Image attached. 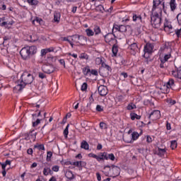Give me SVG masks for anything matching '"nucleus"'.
I'll use <instances>...</instances> for the list:
<instances>
[{"label": "nucleus", "instance_id": "1", "mask_svg": "<svg viewBox=\"0 0 181 181\" xmlns=\"http://www.w3.org/2000/svg\"><path fill=\"white\" fill-rule=\"evenodd\" d=\"M153 8L151 10V25L153 28L156 29H159L160 25H162V5L160 0H153Z\"/></svg>", "mask_w": 181, "mask_h": 181}, {"label": "nucleus", "instance_id": "2", "mask_svg": "<svg viewBox=\"0 0 181 181\" xmlns=\"http://www.w3.org/2000/svg\"><path fill=\"white\" fill-rule=\"evenodd\" d=\"M21 80L20 83L15 86L16 90L18 91L23 90L27 84H32L33 83V75L27 71L23 72L21 76Z\"/></svg>", "mask_w": 181, "mask_h": 181}, {"label": "nucleus", "instance_id": "3", "mask_svg": "<svg viewBox=\"0 0 181 181\" xmlns=\"http://www.w3.org/2000/svg\"><path fill=\"white\" fill-rule=\"evenodd\" d=\"M37 52V48L36 47V46H27L21 49V50L20 51V54L23 60H29V59H30V56L36 54Z\"/></svg>", "mask_w": 181, "mask_h": 181}, {"label": "nucleus", "instance_id": "4", "mask_svg": "<svg viewBox=\"0 0 181 181\" xmlns=\"http://www.w3.org/2000/svg\"><path fill=\"white\" fill-rule=\"evenodd\" d=\"M134 39H129L127 40V43L129 45V49L131 50L132 54H136L138 52H139V47L138 46V44L136 42H132Z\"/></svg>", "mask_w": 181, "mask_h": 181}, {"label": "nucleus", "instance_id": "5", "mask_svg": "<svg viewBox=\"0 0 181 181\" xmlns=\"http://www.w3.org/2000/svg\"><path fill=\"white\" fill-rule=\"evenodd\" d=\"M42 70L46 74H52L56 71V67L52 64H46L42 65Z\"/></svg>", "mask_w": 181, "mask_h": 181}, {"label": "nucleus", "instance_id": "6", "mask_svg": "<svg viewBox=\"0 0 181 181\" xmlns=\"http://www.w3.org/2000/svg\"><path fill=\"white\" fill-rule=\"evenodd\" d=\"M112 71V69L107 64H103V67L100 69V73H101L103 77H108V75Z\"/></svg>", "mask_w": 181, "mask_h": 181}, {"label": "nucleus", "instance_id": "7", "mask_svg": "<svg viewBox=\"0 0 181 181\" xmlns=\"http://www.w3.org/2000/svg\"><path fill=\"white\" fill-rule=\"evenodd\" d=\"M37 133L35 132V130L30 131L28 134L24 135L25 141H30V142H35L36 141V135Z\"/></svg>", "mask_w": 181, "mask_h": 181}, {"label": "nucleus", "instance_id": "8", "mask_svg": "<svg viewBox=\"0 0 181 181\" xmlns=\"http://www.w3.org/2000/svg\"><path fill=\"white\" fill-rule=\"evenodd\" d=\"M159 118H160V111L159 110H154L149 115V119L151 121H156Z\"/></svg>", "mask_w": 181, "mask_h": 181}, {"label": "nucleus", "instance_id": "9", "mask_svg": "<svg viewBox=\"0 0 181 181\" xmlns=\"http://www.w3.org/2000/svg\"><path fill=\"white\" fill-rule=\"evenodd\" d=\"M160 52L162 54H168L172 52V48L169 47V44H165L163 47H162L160 49Z\"/></svg>", "mask_w": 181, "mask_h": 181}, {"label": "nucleus", "instance_id": "10", "mask_svg": "<svg viewBox=\"0 0 181 181\" xmlns=\"http://www.w3.org/2000/svg\"><path fill=\"white\" fill-rule=\"evenodd\" d=\"M173 28L172 27V23L165 18L164 23V30L165 32H172Z\"/></svg>", "mask_w": 181, "mask_h": 181}, {"label": "nucleus", "instance_id": "11", "mask_svg": "<svg viewBox=\"0 0 181 181\" xmlns=\"http://www.w3.org/2000/svg\"><path fill=\"white\" fill-rule=\"evenodd\" d=\"M98 93L102 97H105L108 94V89H107L106 86H100L98 87Z\"/></svg>", "mask_w": 181, "mask_h": 181}, {"label": "nucleus", "instance_id": "12", "mask_svg": "<svg viewBox=\"0 0 181 181\" xmlns=\"http://www.w3.org/2000/svg\"><path fill=\"white\" fill-rule=\"evenodd\" d=\"M154 45L152 43L148 42L146 46H144V53L146 54V53H152L153 52Z\"/></svg>", "mask_w": 181, "mask_h": 181}, {"label": "nucleus", "instance_id": "13", "mask_svg": "<svg viewBox=\"0 0 181 181\" xmlns=\"http://www.w3.org/2000/svg\"><path fill=\"white\" fill-rule=\"evenodd\" d=\"M175 84V81L173 79H170L167 85H164V90H165V93H169V91L170 90V88L172 87V86H174Z\"/></svg>", "mask_w": 181, "mask_h": 181}, {"label": "nucleus", "instance_id": "14", "mask_svg": "<svg viewBox=\"0 0 181 181\" xmlns=\"http://www.w3.org/2000/svg\"><path fill=\"white\" fill-rule=\"evenodd\" d=\"M101 160H107V152L99 153L98 155V162Z\"/></svg>", "mask_w": 181, "mask_h": 181}, {"label": "nucleus", "instance_id": "15", "mask_svg": "<svg viewBox=\"0 0 181 181\" xmlns=\"http://www.w3.org/2000/svg\"><path fill=\"white\" fill-rule=\"evenodd\" d=\"M95 63L97 66H100V64H101V67H103V64H105V59L103 57H97Z\"/></svg>", "mask_w": 181, "mask_h": 181}, {"label": "nucleus", "instance_id": "16", "mask_svg": "<svg viewBox=\"0 0 181 181\" xmlns=\"http://www.w3.org/2000/svg\"><path fill=\"white\" fill-rule=\"evenodd\" d=\"M123 140L127 144H132V137L131 134H128L123 136Z\"/></svg>", "mask_w": 181, "mask_h": 181}, {"label": "nucleus", "instance_id": "17", "mask_svg": "<svg viewBox=\"0 0 181 181\" xmlns=\"http://www.w3.org/2000/svg\"><path fill=\"white\" fill-rule=\"evenodd\" d=\"M106 43H110L112 40H114L112 37V33H108L104 36Z\"/></svg>", "mask_w": 181, "mask_h": 181}, {"label": "nucleus", "instance_id": "18", "mask_svg": "<svg viewBox=\"0 0 181 181\" xmlns=\"http://www.w3.org/2000/svg\"><path fill=\"white\" fill-rule=\"evenodd\" d=\"M71 37H78V40L80 42H87V38L83 35H74L71 36Z\"/></svg>", "mask_w": 181, "mask_h": 181}, {"label": "nucleus", "instance_id": "19", "mask_svg": "<svg viewBox=\"0 0 181 181\" xmlns=\"http://www.w3.org/2000/svg\"><path fill=\"white\" fill-rule=\"evenodd\" d=\"M170 57H172V55L170 54V53L168 54H165L164 57H160V60H161L162 62H168V60H169V59H170Z\"/></svg>", "mask_w": 181, "mask_h": 181}, {"label": "nucleus", "instance_id": "20", "mask_svg": "<svg viewBox=\"0 0 181 181\" xmlns=\"http://www.w3.org/2000/svg\"><path fill=\"white\" fill-rule=\"evenodd\" d=\"M128 29H131V26L129 25H121L119 32H121L122 33H124V32H127V30H128Z\"/></svg>", "mask_w": 181, "mask_h": 181}, {"label": "nucleus", "instance_id": "21", "mask_svg": "<svg viewBox=\"0 0 181 181\" xmlns=\"http://www.w3.org/2000/svg\"><path fill=\"white\" fill-rule=\"evenodd\" d=\"M81 148H82V149L88 151L90 149V145H88V143H87L86 141H83L81 144Z\"/></svg>", "mask_w": 181, "mask_h": 181}, {"label": "nucleus", "instance_id": "22", "mask_svg": "<svg viewBox=\"0 0 181 181\" xmlns=\"http://www.w3.org/2000/svg\"><path fill=\"white\" fill-rule=\"evenodd\" d=\"M65 176L69 179V180H73V179H74V174H73V172L71 170L66 172Z\"/></svg>", "mask_w": 181, "mask_h": 181}, {"label": "nucleus", "instance_id": "23", "mask_svg": "<svg viewBox=\"0 0 181 181\" xmlns=\"http://www.w3.org/2000/svg\"><path fill=\"white\" fill-rule=\"evenodd\" d=\"M130 118L132 121H135V119H141V116L138 115L135 112L130 113Z\"/></svg>", "mask_w": 181, "mask_h": 181}, {"label": "nucleus", "instance_id": "24", "mask_svg": "<svg viewBox=\"0 0 181 181\" xmlns=\"http://www.w3.org/2000/svg\"><path fill=\"white\" fill-rule=\"evenodd\" d=\"M132 19L134 22H142V17L141 16V15L133 14Z\"/></svg>", "mask_w": 181, "mask_h": 181}, {"label": "nucleus", "instance_id": "25", "mask_svg": "<svg viewBox=\"0 0 181 181\" xmlns=\"http://www.w3.org/2000/svg\"><path fill=\"white\" fill-rule=\"evenodd\" d=\"M156 153L158 156H163L166 153V149L158 148Z\"/></svg>", "mask_w": 181, "mask_h": 181}, {"label": "nucleus", "instance_id": "26", "mask_svg": "<svg viewBox=\"0 0 181 181\" xmlns=\"http://www.w3.org/2000/svg\"><path fill=\"white\" fill-rule=\"evenodd\" d=\"M132 139V144H134V141H136L139 138V134L136 132H134L131 135Z\"/></svg>", "mask_w": 181, "mask_h": 181}, {"label": "nucleus", "instance_id": "27", "mask_svg": "<svg viewBox=\"0 0 181 181\" xmlns=\"http://www.w3.org/2000/svg\"><path fill=\"white\" fill-rule=\"evenodd\" d=\"M60 16H61V14L59 12H55L54 13V22H60Z\"/></svg>", "mask_w": 181, "mask_h": 181}, {"label": "nucleus", "instance_id": "28", "mask_svg": "<svg viewBox=\"0 0 181 181\" xmlns=\"http://www.w3.org/2000/svg\"><path fill=\"white\" fill-rule=\"evenodd\" d=\"M11 37L9 36H4L3 45L8 46V45H9V40H11Z\"/></svg>", "mask_w": 181, "mask_h": 181}, {"label": "nucleus", "instance_id": "29", "mask_svg": "<svg viewBox=\"0 0 181 181\" xmlns=\"http://www.w3.org/2000/svg\"><path fill=\"white\" fill-rule=\"evenodd\" d=\"M44 176H47L49 173H52V170L49 167H45L42 171Z\"/></svg>", "mask_w": 181, "mask_h": 181}, {"label": "nucleus", "instance_id": "30", "mask_svg": "<svg viewBox=\"0 0 181 181\" xmlns=\"http://www.w3.org/2000/svg\"><path fill=\"white\" fill-rule=\"evenodd\" d=\"M136 105L134 104L133 103H129L127 106V110H128V111H131L132 110H136Z\"/></svg>", "mask_w": 181, "mask_h": 181}, {"label": "nucleus", "instance_id": "31", "mask_svg": "<svg viewBox=\"0 0 181 181\" xmlns=\"http://www.w3.org/2000/svg\"><path fill=\"white\" fill-rule=\"evenodd\" d=\"M70 165H73L74 166H76V168H81L83 165V161H76L71 163Z\"/></svg>", "mask_w": 181, "mask_h": 181}, {"label": "nucleus", "instance_id": "32", "mask_svg": "<svg viewBox=\"0 0 181 181\" xmlns=\"http://www.w3.org/2000/svg\"><path fill=\"white\" fill-rule=\"evenodd\" d=\"M176 0H170V8H171V11H175V9H176Z\"/></svg>", "mask_w": 181, "mask_h": 181}, {"label": "nucleus", "instance_id": "33", "mask_svg": "<svg viewBox=\"0 0 181 181\" xmlns=\"http://www.w3.org/2000/svg\"><path fill=\"white\" fill-rule=\"evenodd\" d=\"M90 72H91V69H90V66H86L83 69V73L84 76H87L88 73H90Z\"/></svg>", "mask_w": 181, "mask_h": 181}, {"label": "nucleus", "instance_id": "34", "mask_svg": "<svg viewBox=\"0 0 181 181\" xmlns=\"http://www.w3.org/2000/svg\"><path fill=\"white\" fill-rule=\"evenodd\" d=\"M95 35H100L101 33V28L98 25H95L93 28Z\"/></svg>", "mask_w": 181, "mask_h": 181}, {"label": "nucleus", "instance_id": "35", "mask_svg": "<svg viewBox=\"0 0 181 181\" xmlns=\"http://www.w3.org/2000/svg\"><path fill=\"white\" fill-rule=\"evenodd\" d=\"M181 69L179 71V72H176V71H173V76H174V77H175L176 78H180L181 80Z\"/></svg>", "mask_w": 181, "mask_h": 181}, {"label": "nucleus", "instance_id": "36", "mask_svg": "<svg viewBox=\"0 0 181 181\" xmlns=\"http://www.w3.org/2000/svg\"><path fill=\"white\" fill-rule=\"evenodd\" d=\"M86 33L87 35V36H94V31H93V30L88 28L86 30Z\"/></svg>", "mask_w": 181, "mask_h": 181}, {"label": "nucleus", "instance_id": "37", "mask_svg": "<svg viewBox=\"0 0 181 181\" xmlns=\"http://www.w3.org/2000/svg\"><path fill=\"white\" fill-rule=\"evenodd\" d=\"M107 160L108 159H110V160H115V156H114V153H107Z\"/></svg>", "mask_w": 181, "mask_h": 181}, {"label": "nucleus", "instance_id": "38", "mask_svg": "<svg viewBox=\"0 0 181 181\" xmlns=\"http://www.w3.org/2000/svg\"><path fill=\"white\" fill-rule=\"evenodd\" d=\"M112 51L114 56H117V54L118 53V47L117 45H113Z\"/></svg>", "mask_w": 181, "mask_h": 181}, {"label": "nucleus", "instance_id": "39", "mask_svg": "<svg viewBox=\"0 0 181 181\" xmlns=\"http://www.w3.org/2000/svg\"><path fill=\"white\" fill-rule=\"evenodd\" d=\"M27 2L30 4V5H37V4H39V1L37 0H27Z\"/></svg>", "mask_w": 181, "mask_h": 181}, {"label": "nucleus", "instance_id": "40", "mask_svg": "<svg viewBox=\"0 0 181 181\" xmlns=\"http://www.w3.org/2000/svg\"><path fill=\"white\" fill-rule=\"evenodd\" d=\"M177 147V142L176 141H172L170 148L172 149H176Z\"/></svg>", "mask_w": 181, "mask_h": 181}, {"label": "nucleus", "instance_id": "41", "mask_svg": "<svg viewBox=\"0 0 181 181\" xmlns=\"http://www.w3.org/2000/svg\"><path fill=\"white\" fill-rule=\"evenodd\" d=\"M52 156H53V153L52 151H48L47 154V161L50 162Z\"/></svg>", "mask_w": 181, "mask_h": 181}, {"label": "nucleus", "instance_id": "42", "mask_svg": "<svg viewBox=\"0 0 181 181\" xmlns=\"http://www.w3.org/2000/svg\"><path fill=\"white\" fill-rule=\"evenodd\" d=\"M69 127H70V125L67 124L65 129L64 130V138H67V135H69Z\"/></svg>", "mask_w": 181, "mask_h": 181}, {"label": "nucleus", "instance_id": "43", "mask_svg": "<svg viewBox=\"0 0 181 181\" xmlns=\"http://www.w3.org/2000/svg\"><path fill=\"white\" fill-rule=\"evenodd\" d=\"M80 59H84L85 60H88L89 57L86 53H82L79 56Z\"/></svg>", "mask_w": 181, "mask_h": 181}, {"label": "nucleus", "instance_id": "44", "mask_svg": "<svg viewBox=\"0 0 181 181\" xmlns=\"http://www.w3.org/2000/svg\"><path fill=\"white\" fill-rule=\"evenodd\" d=\"M55 61H56V59H54L53 57H48L47 58V62H48V63H53Z\"/></svg>", "mask_w": 181, "mask_h": 181}, {"label": "nucleus", "instance_id": "45", "mask_svg": "<svg viewBox=\"0 0 181 181\" xmlns=\"http://www.w3.org/2000/svg\"><path fill=\"white\" fill-rule=\"evenodd\" d=\"M160 69H166V64L165 63H166L165 61H162V59H160Z\"/></svg>", "mask_w": 181, "mask_h": 181}, {"label": "nucleus", "instance_id": "46", "mask_svg": "<svg viewBox=\"0 0 181 181\" xmlns=\"http://www.w3.org/2000/svg\"><path fill=\"white\" fill-rule=\"evenodd\" d=\"M96 111H98V112H102V111H104V107H103L101 105H98L96 106Z\"/></svg>", "mask_w": 181, "mask_h": 181}, {"label": "nucleus", "instance_id": "47", "mask_svg": "<svg viewBox=\"0 0 181 181\" xmlns=\"http://www.w3.org/2000/svg\"><path fill=\"white\" fill-rule=\"evenodd\" d=\"M35 148H38L39 151H45V146H43L42 144L35 146Z\"/></svg>", "mask_w": 181, "mask_h": 181}, {"label": "nucleus", "instance_id": "48", "mask_svg": "<svg viewBox=\"0 0 181 181\" xmlns=\"http://www.w3.org/2000/svg\"><path fill=\"white\" fill-rule=\"evenodd\" d=\"M6 25H13V22H6V21H4L1 23V26H6Z\"/></svg>", "mask_w": 181, "mask_h": 181}, {"label": "nucleus", "instance_id": "49", "mask_svg": "<svg viewBox=\"0 0 181 181\" xmlns=\"http://www.w3.org/2000/svg\"><path fill=\"white\" fill-rule=\"evenodd\" d=\"M88 156H89V158H94V159H96V160H98V156H97L93 153H89Z\"/></svg>", "mask_w": 181, "mask_h": 181}, {"label": "nucleus", "instance_id": "50", "mask_svg": "<svg viewBox=\"0 0 181 181\" xmlns=\"http://www.w3.org/2000/svg\"><path fill=\"white\" fill-rule=\"evenodd\" d=\"M146 139V142L147 144H151L152 142V137H151L150 136H147L146 137H144V139Z\"/></svg>", "mask_w": 181, "mask_h": 181}, {"label": "nucleus", "instance_id": "51", "mask_svg": "<svg viewBox=\"0 0 181 181\" xmlns=\"http://www.w3.org/2000/svg\"><path fill=\"white\" fill-rule=\"evenodd\" d=\"M81 90L82 91H86V90H87V83H83V85L81 86Z\"/></svg>", "mask_w": 181, "mask_h": 181}, {"label": "nucleus", "instance_id": "52", "mask_svg": "<svg viewBox=\"0 0 181 181\" xmlns=\"http://www.w3.org/2000/svg\"><path fill=\"white\" fill-rule=\"evenodd\" d=\"M59 169H60V167H59V165H54L52 168V170H53V172H57Z\"/></svg>", "mask_w": 181, "mask_h": 181}, {"label": "nucleus", "instance_id": "53", "mask_svg": "<svg viewBox=\"0 0 181 181\" xmlns=\"http://www.w3.org/2000/svg\"><path fill=\"white\" fill-rule=\"evenodd\" d=\"M40 124V119H37L35 122H33V127H37Z\"/></svg>", "mask_w": 181, "mask_h": 181}, {"label": "nucleus", "instance_id": "54", "mask_svg": "<svg viewBox=\"0 0 181 181\" xmlns=\"http://www.w3.org/2000/svg\"><path fill=\"white\" fill-rule=\"evenodd\" d=\"M90 73L93 76H98V71L96 69H92Z\"/></svg>", "mask_w": 181, "mask_h": 181}, {"label": "nucleus", "instance_id": "55", "mask_svg": "<svg viewBox=\"0 0 181 181\" xmlns=\"http://www.w3.org/2000/svg\"><path fill=\"white\" fill-rule=\"evenodd\" d=\"M117 101H119V103H122V101H124V96L123 95H119L117 98Z\"/></svg>", "mask_w": 181, "mask_h": 181}, {"label": "nucleus", "instance_id": "56", "mask_svg": "<svg viewBox=\"0 0 181 181\" xmlns=\"http://www.w3.org/2000/svg\"><path fill=\"white\" fill-rule=\"evenodd\" d=\"M47 50L46 49H42L41 50V56H46L47 54Z\"/></svg>", "mask_w": 181, "mask_h": 181}, {"label": "nucleus", "instance_id": "57", "mask_svg": "<svg viewBox=\"0 0 181 181\" xmlns=\"http://www.w3.org/2000/svg\"><path fill=\"white\" fill-rule=\"evenodd\" d=\"M177 22H178L179 25H181V13L177 14Z\"/></svg>", "mask_w": 181, "mask_h": 181}, {"label": "nucleus", "instance_id": "58", "mask_svg": "<svg viewBox=\"0 0 181 181\" xmlns=\"http://www.w3.org/2000/svg\"><path fill=\"white\" fill-rule=\"evenodd\" d=\"M38 77L40 78H46V75H45V74L40 72L38 74Z\"/></svg>", "mask_w": 181, "mask_h": 181}, {"label": "nucleus", "instance_id": "59", "mask_svg": "<svg viewBox=\"0 0 181 181\" xmlns=\"http://www.w3.org/2000/svg\"><path fill=\"white\" fill-rule=\"evenodd\" d=\"M168 103H169L170 105H175V104H176V100L170 99V100H168Z\"/></svg>", "mask_w": 181, "mask_h": 181}, {"label": "nucleus", "instance_id": "60", "mask_svg": "<svg viewBox=\"0 0 181 181\" xmlns=\"http://www.w3.org/2000/svg\"><path fill=\"white\" fill-rule=\"evenodd\" d=\"M59 62L60 63V64H62V66H64V67H66V62H64V59H59Z\"/></svg>", "mask_w": 181, "mask_h": 181}, {"label": "nucleus", "instance_id": "61", "mask_svg": "<svg viewBox=\"0 0 181 181\" xmlns=\"http://www.w3.org/2000/svg\"><path fill=\"white\" fill-rule=\"evenodd\" d=\"M27 153H28V155H33V149H32V148H28V149L27 150Z\"/></svg>", "mask_w": 181, "mask_h": 181}, {"label": "nucleus", "instance_id": "62", "mask_svg": "<svg viewBox=\"0 0 181 181\" xmlns=\"http://www.w3.org/2000/svg\"><path fill=\"white\" fill-rule=\"evenodd\" d=\"M175 33H176L177 37H180L181 28L179 29V30H177L175 31Z\"/></svg>", "mask_w": 181, "mask_h": 181}, {"label": "nucleus", "instance_id": "63", "mask_svg": "<svg viewBox=\"0 0 181 181\" xmlns=\"http://www.w3.org/2000/svg\"><path fill=\"white\" fill-rule=\"evenodd\" d=\"M119 28H120V25H118L117 24H115L113 25V29H115L116 30H118L119 32Z\"/></svg>", "mask_w": 181, "mask_h": 181}, {"label": "nucleus", "instance_id": "64", "mask_svg": "<svg viewBox=\"0 0 181 181\" xmlns=\"http://www.w3.org/2000/svg\"><path fill=\"white\" fill-rule=\"evenodd\" d=\"M96 177L98 181H101V175L100 174V173H96Z\"/></svg>", "mask_w": 181, "mask_h": 181}]
</instances>
